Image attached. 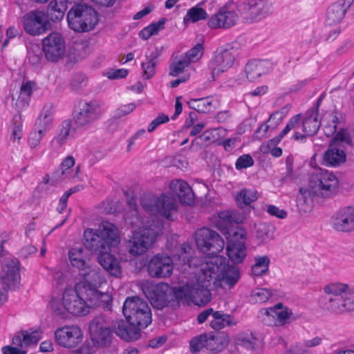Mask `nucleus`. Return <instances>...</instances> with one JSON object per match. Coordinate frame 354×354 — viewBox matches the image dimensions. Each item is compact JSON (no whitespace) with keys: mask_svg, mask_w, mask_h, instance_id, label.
Wrapping results in <instances>:
<instances>
[{"mask_svg":"<svg viewBox=\"0 0 354 354\" xmlns=\"http://www.w3.org/2000/svg\"><path fill=\"white\" fill-rule=\"evenodd\" d=\"M120 241L118 230L115 225L103 221L98 230L86 229L84 232V245L92 253L97 254L99 263L110 274L120 277L121 267L119 261L111 254V248Z\"/></svg>","mask_w":354,"mask_h":354,"instance_id":"1","label":"nucleus"},{"mask_svg":"<svg viewBox=\"0 0 354 354\" xmlns=\"http://www.w3.org/2000/svg\"><path fill=\"white\" fill-rule=\"evenodd\" d=\"M222 259L219 257L213 258L201 263V271L197 274V283L194 287L181 286L187 295L186 300L182 304H187L189 299L199 306H205L212 299L210 288L212 284L216 286V279L221 270L218 265H221Z\"/></svg>","mask_w":354,"mask_h":354,"instance_id":"2","label":"nucleus"},{"mask_svg":"<svg viewBox=\"0 0 354 354\" xmlns=\"http://www.w3.org/2000/svg\"><path fill=\"white\" fill-rule=\"evenodd\" d=\"M339 181L333 174L327 171H319L310 175L308 188H300L297 196L298 206H304L306 212L312 207L315 196L330 198L337 192Z\"/></svg>","mask_w":354,"mask_h":354,"instance_id":"3","label":"nucleus"},{"mask_svg":"<svg viewBox=\"0 0 354 354\" xmlns=\"http://www.w3.org/2000/svg\"><path fill=\"white\" fill-rule=\"evenodd\" d=\"M95 292L83 283H76L74 288L66 287L62 295L64 308L73 315H86L90 308L100 306V301L95 298Z\"/></svg>","mask_w":354,"mask_h":354,"instance_id":"4","label":"nucleus"},{"mask_svg":"<svg viewBox=\"0 0 354 354\" xmlns=\"http://www.w3.org/2000/svg\"><path fill=\"white\" fill-rule=\"evenodd\" d=\"M145 294L151 304L159 310L166 306L176 310L187 297L186 291L181 286L171 287L163 282L148 287Z\"/></svg>","mask_w":354,"mask_h":354,"instance_id":"5","label":"nucleus"},{"mask_svg":"<svg viewBox=\"0 0 354 354\" xmlns=\"http://www.w3.org/2000/svg\"><path fill=\"white\" fill-rule=\"evenodd\" d=\"M127 321L133 326L146 328L152 322L151 309L148 302L138 297H127L122 306Z\"/></svg>","mask_w":354,"mask_h":354,"instance_id":"6","label":"nucleus"},{"mask_svg":"<svg viewBox=\"0 0 354 354\" xmlns=\"http://www.w3.org/2000/svg\"><path fill=\"white\" fill-rule=\"evenodd\" d=\"M69 28L76 32H87L95 28L98 23V15L92 7L86 4L74 5L66 17Z\"/></svg>","mask_w":354,"mask_h":354,"instance_id":"7","label":"nucleus"},{"mask_svg":"<svg viewBox=\"0 0 354 354\" xmlns=\"http://www.w3.org/2000/svg\"><path fill=\"white\" fill-rule=\"evenodd\" d=\"M103 113L102 104L97 100L81 101L73 111V119L77 129L87 130Z\"/></svg>","mask_w":354,"mask_h":354,"instance_id":"8","label":"nucleus"},{"mask_svg":"<svg viewBox=\"0 0 354 354\" xmlns=\"http://www.w3.org/2000/svg\"><path fill=\"white\" fill-rule=\"evenodd\" d=\"M195 241L198 249L203 254L210 257L208 261L215 257H219L225 246V241L218 233L210 228L202 227L195 232Z\"/></svg>","mask_w":354,"mask_h":354,"instance_id":"9","label":"nucleus"},{"mask_svg":"<svg viewBox=\"0 0 354 354\" xmlns=\"http://www.w3.org/2000/svg\"><path fill=\"white\" fill-rule=\"evenodd\" d=\"M238 55L237 44H227L219 47L208 64V69L212 73V79L230 68Z\"/></svg>","mask_w":354,"mask_h":354,"instance_id":"10","label":"nucleus"},{"mask_svg":"<svg viewBox=\"0 0 354 354\" xmlns=\"http://www.w3.org/2000/svg\"><path fill=\"white\" fill-rule=\"evenodd\" d=\"M236 9L246 23L258 21L272 12V5L267 0H244L237 2Z\"/></svg>","mask_w":354,"mask_h":354,"instance_id":"11","label":"nucleus"},{"mask_svg":"<svg viewBox=\"0 0 354 354\" xmlns=\"http://www.w3.org/2000/svg\"><path fill=\"white\" fill-rule=\"evenodd\" d=\"M156 237V231L151 227L135 230L127 243L128 252L133 257L143 254L155 243Z\"/></svg>","mask_w":354,"mask_h":354,"instance_id":"12","label":"nucleus"},{"mask_svg":"<svg viewBox=\"0 0 354 354\" xmlns=\"http://www.w3.org/2000/svg\"><path fill=\"white\" fill-rule=\"evenodd\" d=\"M25 32L31 36H38L46 32L51 27L44 10L35 9L26 12L21 17Z\"/></svg>","mask_w":354,"mask_h":354,"instance_id":"13","label":"nucleus"},{"mask_svg":"<svg viewBox=\"0 0 354 354\" xmlns=\"http://www.w3.org/2000/svg\"><path fill=\"white\" fill-rule=\"evenodd\" d=\"M347 284L342 283H330L324 288L325 295L320 299L322 308L333 313H341L344 290Z\"/></svg>","mask_w":354,"mask_h":354,"instance_id":"14","label":"nucleus"},{"mask_svg":"<svg viewBox=\"0 0 354 354\" xmlns=\"http://www.w3.org/2000/svg\"><path fill=\"white\" fill-rule=\"evenodd\" d=\"M89 332L92 341L100 347H106L112 341V331L104 316L95 317L89 324Z\"/></svg>","mask_w":354,"mask_h":354,"instance_id":"15","label":"nucleus"},{"mask_svg":"<svg viewBox=\"0 0 354 354\" xmlns=\"http://www.w3.org/2000/svg\"><path fill=\"white\" fill-rule=\"evenodd\" d=\"M147 272L153 278H167L171 275L174 270L173 260L167 254H157L147 263Z\"/></svg>","mask_w":354,"mask_h":354,"instance_id":"16","label":"nucleus"},{"mask_svg":"<svg viewBox=\"0 0 354 354\" xmlns=\"http://www.w3.org/2000/svg\"><path fill=\"white\" fill-rule=\"evenodd\" d=\"M55 342L60 346L72 348L79 345L83 339V332L76 325L66 326L54 332Z\"/></svg>","mask_w":354,"mask_h":354,"instance_id":"17","label":"nucleus"},{"mask_svg":"<svg viewBox=\"0 0 354 354\" xmlns=\"http://www.w3.org/2000/svg\"><path fill=\"white\" fill-rule=\"evenodd\" d=\"M42 50L46 59L51 62H56L64 55V39L59 32H52L43 39Z\"/></svg>","mask_w":354,"mask_h":354,"instance_id":"18","label":"nucleus"},{"mask_svg":"<svg viewBox=\"0 0 354 354\" xmlns=\"http://www.w3.org/2000/svg\"><path fill=\"white\" fill-rule=\"evenodd\" d=\"M245 241V232L243 230H239L234 232L227 242V254L234 264L242 263L246 256Z\"/></svg>","mask_w":354,"mask_h":354,"instance_id":"19","label":"nucleus"},{"mask_svg":"<svg viewBox=\"0 0 354 354\" xmlns=\"http://www.w3.org/2000/svg\"><path fill=\"white\" fill-rule=\"evenodd\" d=\"M333 228L340 232L354 231V206H345L336 211L331 217Z\"/></svg>","mask_w":354,"mask_h":354,"instance_id":"20","label":"nucleus"},{"mask_svg":"<svg viewBox=\"0 0 354 354\" xmlns=\"http://www.w3.org/2000/svg\"><path fill=\"white\" fill-rule=\"evenodd\" d=\"M79 274L84 278V281H80L78 283H83L86 288H90L96 292L95 298L97 299L100 301L102 297H108L98 290V288L105 281V279L101 274L100 268H92L87 265L80 271Z\"/></svg>","mask_w":354,"mask_h":354,"instance_id":"21","label":"nucleus"},{"mask_svg":"<svg viewBox=\"0 0 354 354\" xmlns=\"http://www.w3.org/2000/svg\"><path fill=\"white\" fill-rule=\"evenodd\" d=\"M17 260L6 261L2 268L1 279L8 290H15L20 283V267Z\"/></svg>","mask_w":354,"mask_h":354,"instance_id":"22","label":"nucleus"},{"mask_svg":"<svg viewBox=\"0 0 354 354\" xmlns=\"http://www.w3.org/2000/svg\"><path fill=\"white\" fill-rule=\"evenodd\" d=\"M354 0H338L328 8L326 12V24L328 26L339 23Z\"/></svg>","mask_w":354,"mask_h":354,"instance_id":"23","label":"nucleus"},{"mask_svg":"<svg viewBox=\"0 0 354 354\" xmlns=\"http://www.w3.org/2000/svg\"><path fill=\"white\" fill-rule=\"evenodd\" d=\"M237 18V15L234 11L221 8L218 13L210 18L208 26L213 29L229 28L236 24Z\"/></svg>","mask_w":354,"mask_h":354,"instance_id":"24","label":"nucleus"},{"mask_svg":"<svg viewBox=\"0 0 354 354\" xmlns=\"http://www.w3.org/2000/svg\"><path fill=\"white\" fill-rule=\"evenodd\" d=\"M169 188L178 196L182 204L191 205L194 203V193L187 182L182 180H172L169 184Z\"/></svg>","mask_w":354,"mask_h":354,"instance_id":"25","label":"nucleus"},{"mask_svg":"<svg viewBox=\"0 0 354 354\" xmlns=\"http://www.w3.org/2000/svg\"><path fill=\"white\" fill-rule=\"evenodd\" d=\"M271 68V63L268 60L252 59L246 64L245 72L247 78L253 82L262 75L268 73Z\"/></svg>","mask_w":354,"mask_h":354,"instance_id":"26","label":"nucleus"},{"mask_svg":"<svg viewBox=\"0 0 354 354\" xmlns=\"http://www.w3.org/2000/svg\"><path fill=\"white\" fill-rule=\"evenodd\" d=\"M215 257L214 258H216ZM222 259L221 262V265H218L221 268V270L218 272V278L216 279V285L218 283L221 278V275H222V279L224 282L230 286H234L238 281L240 273L239 269L234 266L226 265V259L222 257H218Z\"/></svg>","mask_w":354,"mask_h":354,"instance_id":"27","label":"nucleus"},{"mask_svg":"<svg viewBox=\"0 0 354 354\" xmlns=\"http://www.w3.org/2000/svg\"><path fill=\"white\" fill-rule=\"evenodd\" d=\"M68 8V0H52L48 4L46 14L50 21L58 22L61 21Z\"/></svg>","mask_w":354,"mask_h":354,"instance_id":"28","label":"nucleus"},{"mask_svg":"<svg viewBox=\"0 0 354 354\" xmlns=\"http://www.w3.org/2000/svg\"><path fill=\"white\" fill-rule=\"evenodd\" d=\"M155 206L158 212L167 219L171 218L172 212L177 209L176 200L164 194L155 200Z\"/></svg>","mask_w":354,"mask_h":354,"instance_id":"29","label":"nucleus"},{"mask_svg":"<svg viewBox=\"0 0 354 354\" xmlns=\"http://www.w3.org/2000/svg\"><path fill=\"white\" fill-rule=\"evenodd\" d=\"M237 324V322L234 316L230 314L225 313L223 310H214L213 313L212 320L209 326L214 330H219L225 327H232Z\"/></svg>","mask_w":354,"mask_h":354,"instance_id":"30","label":"nucleus"},{"mask_svg":"<svg viewBox=\"0 0 354 354\" xmlns=\"http://www.w3.org/2000/svg\"><path fill=\"white\" fill-rule=\"evenodd\" d=\"M160 50L156 48L149 56L146 55L147 61L141 64L143 70L142 76L146 80H149L156 74V67L159 62L158 57Z\"/></svg>","mask_w":354,"mask_h":354,"instance_id":"31","label":"nucleus"},{"mask_svg":"<svg viewBox=\"0 0 354 354\" xmlns=\"http://www.w3.org/2000/svg\"><path fill=\"white\" fill-rule=\"evenodd\" d=\"M78 129L76 126L73 127L71 120H66L59 125V133L53 138V142L59 146L64 145L70 136H73L76 130Z\"/></svg>","mask_w":354,"mask_h":354,"instance_id":"32","label":"nucleus"},{"mask_svg":"<svg viewBox=\"0 0 354 354\" xmlns=\"http://www.w3.org/2000/svg\"><path fill=\"white\" fill-rule=\"evenodd\" d=\"M315 111L306 112L302 122V131L308 136H315L320 127V122L317 120Z\"/></svg>","mask_w":354,"mask_h":354,"instance_id":"33","label":"nucleus"},{"mask_svg":"<svg viewBox=\"0 0 354 354\" xmlns=\"http://www.w3.org/2000/svg\"><path fill=\"white\" fill-rule=\"evenodd\" d=\"M40 339L39 333L37 331L28 333V331H22L21 335H15L12 338V344L14 346H19L21 348L28 347L32 344H36Z\"/></svg>","mask_w":354,"mask_h":354,"instance_id":"34","label":"nucleus"},{"mask_svg":"<svg viewBox=\"0 0 354 354\" xmlns=\"http://www.w3.org/2000/svg\"><path fill=\"white\" fill-rule=\"evenodd\" d=\"M326 165L337 167L346 161V154L342 149L336 147L328 149L324 156Z\"/></svg>","mask_w":354,"mask_h":354,"instance_id":"35","label":"nucleus"},{"mask_svg":"<svg viewBox=\"0 0 354 354\" xmlns=\"http://www.w3.org/2000/svg\"><path fill=\"white\" fill-rule=\"evenodd\" d=\"M221 129H213L204 131L201 136L196 137L192 143L196 142L197 145L207 146L212 143H214L219 140L221 138Z\"/></svg>","mask_w":354,"mask_h":354,"instance_id":"36","label":"nucleus"},{"mask_svg":"<svg viewBox=\"0 0 354 354\" xmlns=\"http://www.w3.org/2000/svg\"><path fill=\"white\" fill-rule=\"evenodd\" d=\"M84 252V250L82 245L72 248L68 252V257L71 264L74 267H77L79 271L87 266Z\"/></svg>","mask_w":354,"mask_h":354,"instance_id":"37","label":"nucleus"},{"mask_svg":"<svg viewBox=\"0 0 354 354\" xmlns=\"http://www.w3.org/2000/svg\"><path fill=\"white\" fill-rule=\"evenodd\" d=\"M166 21L165 18H161L159 21L151 23L140 30L139 33L140 37L147 40L151 36L158 35L160 30L164 29Z\"/></svg>","mask_w":354,"mask_h":354,"instance_id":"38","label":"nucleus"},{"mask_svg":"<svg viewBox=\"0 0 354 354\" xmlns=\"http://www.w3.org/2000/svg\"><path fill=\"white\" fill-rule=\"evenodd\" d=\"M206 348L214 353L221 352L226 346L227 341L218 334H207Z\"/></svg>","mask_w":354,"mask_h":354,"instance_id":"39","label":"nucleus"},{"mask_svg":"<svg viewBox=\"0 0 354 354\" xmlns=\"http://www.w3.org/2000/svg\"><path fill=\"white\" fill-rule=\"evenodd\" d=\"M191 109L196 110L198 113H207L212 111L216 106H213V101L209 97L192 99L187 102Z\"/></svg>","mask_w":354,"mask_h":354,"instance_id":"40","label":"nucleus"},{"mask_svg":"<svg viewBox=\"0 0 354 354\" xmlns=\"http://www.w3.org/2000/svg\"><path fill=\"white\" fill-rule=\"evenodd\" d=\"M112 327L113 332L121 339H124L125 341L127 342L135 341V333L131 332L129 333H127L126 332H124L125 328H127V320H116L113 323Z\"/></svg>","mask_w":354,"mask_h":354,"instance_id":"41","label":"nucleus"},{"mask_svg":"<svg viewBox=\"0 0 354 354\" xmlns=\"http://www.w3.org/2000/svg\"><path fill=\"white\" fill-rule=\"evenodd\" d=\"M270 259L268 256L255 257V263L252 267V272L255 276H261L266 274L269 268Z\"/></svg>","mask_w":354,"mask_h":354,"instance_id":"42","label":"nucleus"},{"mask_svg":"<svg viewBox=\"0 0 354 354\" xmlns=\"http://www.w3.org/2000/svg\"><path fill=\"white\" fill-rule=\"evenodd\" d=\"M207 17V12L203 8L196 6L188 10L187 15L184 17V21H192L194 23L205 19Z\"/></svg>","mask_w":354,"mask_h":354,"instance_id":"43","label":"nucleus"},{"mask_svg":"<svg viewBox=\"0 0 354 354\" xmlns=\"http://www.w3.org/2000/svg\"><path fill=\"white\" fill-rule=\"evenodd\" d=\"M189 64L190 63L183 56L176 57L169 66V75L173 77L178 76L180 73H183L184 69L187 67Z\"/></svg>","mask_w":354,"mask_h":354,"instance_id":"44","label":"nucleus"},{"mask_svg":"<svg viewBox=\"0 0 354 354\" xmlns=\"http://www.w3.org/2000/svg\"><path fill=\"white\" fill-rule=\"evenodd\" d=\"M343 296L341 313L344 311L354 310V288L347 285V288L344 290Z\"/></svg>","mask_w":354,"mask_h":354,"instance_id":"45","label":"nucleus"},{"mask_svg":"<svg viewBox=\"0 0 354 354\" xmlns=\"http://www.w3.org/2000/svg\"><path fill=\"white\" fill-rule=\"evenodd\" d=\"M232 212L226 210L221 211L218 214V219L215 226L223 233H225L227 231L228 225H230Z\"/></svg>","mask_w":354,"mask_h":354,"instance_id":"46","label":"nucleus"},{"mask_svg":"<svg viewBox=\"0 0 354 354\" xmlns=\"http://www.w3.org/2000/svg\"><path fill=\"white\" fill-rule=\"evenodd\" d=\"M87 84V77L84 73H75L71 80L70 88L71 91L78 92Z\"/></svg>","mask_w":354,"mask_h":354,"instance_id":"47","label":"nucleus"},{"mask_svg":"<svg viewBox=\"0 0 354 354\" xmlns=\"http://www.w3.org/2000/svg\"><path fill=\"white\" fill-rule=\"evenodd\" d=\"M207 334L203 333L194 337L189 343L190 351L192 353H198L203 348H206Z\"/></svg>","mask_w":354,"mask_h":354,"instance_id":"48","label":"nucleus"},{"mask_svg":"<svg viewBox=\"0 0 354 354\" xmlns=\"http://www.w3.org/2000/svg\"><path fill=\"white\" fill-rule=\"evenodd\" d=\"M203 54V46L198 43L193 48L189 50L183 57L189 62H196Z\"/></svg>","mask_w":354,"mask_h":354,"instance_id":"49","label":"nucleus"},{"mask_svg":"<svg viewBox=\"0 0 354 354\" xmlns=\"http://www.w3.org/2000/svg\"><path fill=\"white\" fill-rule=\"evenodd\" d=\"M44 134L43 129H41V128L38 129L35 127V129L30 132L28 139L30 148L38 146Z\"/></svg>","mask_w":354,"mask_h":354,"instance_id":"50","label":"nucleus"},{"mask_svg":"<svg viewBox=\"0 0 354 354\" xmlns=\"http://www.w3.org/2000/svg\"><path fill=\"white\" fill-rule=\"evenodd\" d=\"M256 229L257 237L261 241H266L272 237V233L268 225L261 223Z\"/></svg>","mask_w":354,"mask_h":354,"instance_id":"51","label":"nucleus"},{"mask_svg":"<svg viewBox=\"0 0 354 354\" xmlns=\"http://www.w3.org/2000/svg\"><path fill=\"white\" fill-rule=\"evenodd\" d=\"M266 315L268 317L271 316L273 318H277L278 322L283 323L289 317V313L287 310H277L274 308H270L266 310Z\"/></svg>","mask_w":354,"mask_h":354,"instance_id":"52","label":"nucleus"},{"mask_svg":"<svg viewBox=\"0 0 354 354\" xmlns=\"http://www.w3.org/2000/svg\"><path fill=\"white\" fill-rule=\"evenodd\" d=\"M42 59V52L39 46H35L28 50V59L30 64L37 66L41 62Z\"/></svg>","mask_w":354,"mask_h":354,"instance_id":"53","label":"nucleus"},{"mask_svg":"<svg viewBox=\"0 0 354 354\" xmlns=\"http://www.w3.org/2000/svg\"><path fill=\"white\" fill-rule=\"evenodd\" d=\"M254 162L250 154H243L239 156L235 163V167L238 170L252 167Z\"/></svg>","mask_w":354,"mask_h":354,"instance_id":"54","label":"nucleus"},{"mask_svg":"<svg viewBox=\"0 0 354 354\" xmlns=\"http://www.w3.org/2000/svg\"><path fill=\"white\" fill-rule=\"evenodd\" d=\"M127 204L130 211L129 213H127L126 219H129V214H131L132 216H134V218L133 221H129V223L133 225H136L137 223L139 221V218L138 216L136 199L134 197L129 198L127 200Z\"/></svg>","mask_w":354,"mask_h":354,"instance_id":"55","label":"nucleus"},{"mask_svg":"<svg viewBox=\"0 0 354 354\" xmlns=\"http://www.w3.org/2000/svg\"><path fill=\"white\" fill-rule=\"evenodd\" d=\"M272 295V290L268 288H257L253 292V296L256 298V300L261 303L267 301Z\"/></svg>","mask_w":354,"mask_h":354,"instance_id":"56","label":"nucleus"},{"mask_svg":"<svg viewBox=\"0 0 354 354\" xmlns=\"http://www.w3.org/2000/svg\"><path fill=\"white\" fill-rule=\"evenodd\" d=\"M241 200L245 205H248L257 200V196L251 190L243 189L236 196V201H239Z\"/></svg>","mask_w":354,"mask_h":354,"instance_id":"57","label":"nucleus"},{"mask_svg":"<svg viewBox=\"0 0 354 354\" xmlns=\"http://www.w3.org/2000/svg\"><path fill=\"white\" fill-rule=\"evenodd\" d=\"M283 120V114L281 112H274L270 115L268 120L270 124L265 125L264 132L266 133L269 128L275 129Z\"/></svg>","mask_w":354,"mask_h":354,"instance_id":"58","label":"nucleus"},{"mask_svg":"<svg viewBox=\"0 0 354 354\" xmlns=\"http://www.w3.org/2000/svg\"><path fill=\"white\" fill-rule=\"evenodd\" d=\"M266 211L271 216L283 219L286 218L288 214L283 209H279L274 205H267L265 208Z\"/></svg>","mask_w":354,"mask_h":354,"instance_id":"59","label":"nucleus"},{"mask_svg":"<svg viewBox=\"0 0 354 354\" xmlns=\"http://www.w3.org/2000/svg\"><path fill=\"white\" fill-rule=\"evenodd\" d=\"M70 176L68 175L67 171L62 170L59 167L55 170L50 180V183L53 185H56L57 183L67 179L70 178Z\"/></svg>","mask_w":354,"mask_h":354,"instance_id":"60","label":"nucleus"},{"mask_svg":"<svg viewBox=\"0 0 354 354\" xmlns=\"http://www.w3.org/2000/svg\"><path fill=\"white\" fill-rule=\"evenodd\" d=\"M53 118L39 115L36 120L35 127L38 129H43L44 132L46 133L48 129H50L53 123Z\"/></svg>","mask_w":354,"mask_h":354,"instance_id":"61","label":"nucleus"},{"mask_svg":"<svg viewBox=\"0 0 354 354\" xmlns=\"http://www.w3.org/2000/svg\"><path fill=\"white\" fill-rule=\"evenodd\" d=\"M301 118V114H297L292 117L288 122L286 126L283 129V131L280 133L281 135L283 137L287 135L292 129L295 128L296 125L299 122Z\"/></svg>","mask_w":354,"mask_h":354,"instance_id":"62","label":"nucleus"},{"mask_svg":"<svg viewBox=\"0 0 354 354\" xmlns=\"http://www.w3.org/2000/svg\"><path fill=\"white\" fill-rule=\"evenodd\" d=\"M241 344L248 349H254L257 345V339L252 334L239 339Z\"/></svg>","mask_w":354,"mask_h":354,"instance_id":"63","label":"nucleus"},{"mask_svg":"<svg viewBox=\"0 0 354 354\" xmlns=\"http://www.w3.org/2000/svg\"><path fill=\"white\" fill-rule=\"evenodd\" d=\"M3 354H26L27 351L19 346H5L1 348Z\"/></svg>","mask_w":354,"mask_h":354,"instance_id":"64","label":"nucleus"}]
</instances>
